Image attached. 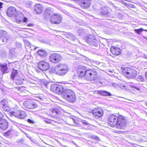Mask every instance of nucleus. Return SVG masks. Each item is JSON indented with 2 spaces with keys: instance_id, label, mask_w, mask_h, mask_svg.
<instances>
[{
  "instance_id": "obj_1",
  "label": "nucleus",
  "mask_w": 147,
  "mask_h": 147,
  "mask_svg": "<svg viewBox=\"0 0 147 147\" xmlns=\"http://www.w3.org/2000/svg\"><path fill=\"white\" fill-rule=\"evenodd\" d=\"M69 70L68 66L65 63H59L55 66L53 72L60 76H63Z\"/></svg>"
},
{
  "instance_id": "obj_2",
  "label": "nucleus",
  "mask_w": 147,
  "mask_h": 147,
  "mask_svg": "<svg viewBox=\"0 0 147 147\" xmlns=\"http://www.w3.org/2000/svg\"><path fill=\"white\" fill-rule=\"evenodd\" d=\"M62 97L67 102L71 103L74 102L76 99V96L74 92L68 89L64 90Z\"/></svg>"
},
{
  "instance_id": "obj_3",
  "label": "nucleus",
  "mask_w": 147,
  "mask_h": 147,
  "mask_svg": "<svg viewBox=\"0 0 147 147\" xmlns=\"http://www.w3.org/2000/svg\"><path fill=\"white\" fill-rule=\"evenodd\" d=\"M122 74L128 79H134L138 75L137 71L132 67H126L123 69Z\"/></svg>"
},
{
  "instance_id": "obj_4",
  "label": "nucleus",
  "mask_w": 147,
  "mask_h": 147,
  "mask_svg": "<svg viewBox=\"0 0 147 147\" xmlns=\"http://www.w3.org/2000/svg\"><path fill=\"white\" fill-rule=\"evenodd\" d=\"M127 121L125 118L121 115L118 116L116 126L117 128L123 129L126 126Z\"/></svg>"
},
{
  "instance_id": "obj_5",
  "label": "nucleus",
  "mask_w": 147,
  "mask_h": 147,
  "mask_svg": "<svg viewBox=\"0 0 147 147\" xmlns=\"http://www.w3.org/2000/svg\"><path fill=\"white\" fill-rule=\"evenodd\" d=\"M84 39L89 45L94 47H97L98 44V41L95 39V37L92 35H90L85 37Z\"/></svg>"
},
{
  "instance_id": "obj_6",
  "label": "nucleus",
  "mask_w": 147,
  "mask_h": 147,
  "mask_svg": "<svg viewBox=\"0 0 147 147\" xmlns=\"http://www.w3.org/2000/svg\"><path fill=\"white\" fill-rule=\"evenodd\" d=\"M23 104L25 108L29 109H34L38 107L37 104L32 100H26L24 102Z\"/></svg>"
},
{
  "instance_id": "obj_7",
  "label": "nucleus",
  "mask_w": 147,
  "mask_h": 147,
  "mask_svg": "<svg viewBox=\"0 0 147 147\" xmlns=\"http://www.w3.org/2000/svg\"><path fill=\"white\" fill-rule=\"evenodd\" d=\"M62 18L59 13H54L53 14L50 18L51 23L53 24H59L61 22Z\"/></svg>"
},
{
  "instance_id": "obj_8",
  "label": "nucleus",
  "mask_w": 147,
  "mask_h": 147,
  "mask_svg": "<svg viewBox=\"0 0 147 147\" xmlns=\"http://www.w3.org/2000/svg\"><path fill=\"white\" fill-rule=\"evenodd\" d=\"M118 119V116L117 117L114 115H111L108 117V122L111 127H114L116 126Z\"/></svg>"
},
{
  "instance_id": "obj_9",
  "label": "nucleus",
  "mask_w": 147,
  "mask_h": 147,
  "mask_svg": "<svg viewBox=\"0 0 147 147\" xmlns=\"http://www.w3.org/2000/svg\"><path fill=\"white\" fill-rule=\"evenodd\" d=\"M49 59L53 63H57L59 62L61 60V56L58 53H53L50 55Z\"/></svg>"
},
{
  "instance_id": "obj_10",
  "label": "nucleus",
  "mask_w": 147,
  "mask_h": 147,
  "mask_svg": "<svg viewBox=\"0 0 147 147\" xmlns=\"http://www.w3.org/2000/svg\"><path fill=\"white\" fill-rule=\"evenodd\" d=\"M51 91L56 92L58 94H62L64 90L62 86L57 84H54L51 86Z\"/></svg>"
},
{
  "instance_id": "obj_11",
  "label": "nucleus",
  "mask_w": 147,
  "mask_h": 147,
  "mask_svg": "<svg viewBox=\"0 0 147 147\" xmlns=\"http://www.w3.org/2000/svg\"><path fill=\"white\" fill-rule=\"evenodd\" d=\"M49 65L48 63L46 61H41L38 63V67L42 71H46L49 68Z\"/></svg>"
},
{
  "instance_id": "obj_12",
  "label": "nucleus",
  "mask_w": 147,
  "mask_h": 147,
  "mask_svg": "<svg viewBox=\"0 0 147 147\" xmlns=\"http://www.w3.org/2000/svg\"><path fill=\"white\" fill-rule=\"evenodd\" d=\"M78 3L81 7L84 9H87L90 5V0H79Z\"/></svg>"
},
{
  "instance_id": "obj_13",
  "label": "nucleus",
  "mask_w": 147,
  "mask_h": 147,
  "mask_svg": "<svg viewBox=\"0 0 147 147\" xmlns=\"http://www.w3.org/2000/svg\"><path fill=\"white\" fill-rule=\"evenodd\" d=\"M92 112L93 115L96 119L102 117L103 114V111L99 109H95L92 110Z\"/></svg>"
},
{
  "instance_id": "obj_14",
  "label": "nucleus",
  "mask_w": 147,
  "mask_h": 147,
  "mask_svg": "<svg viewBox=\"0 0 147 147\" xmlns=\"http://www.w3.org/2000/svg\"><path fill=\"white\" fill-rule=\"evenodd\" d=\"M16 22L18 24H20L22 22H28V19L26 17H24L22 13L16 16Z\"/></svg>"
},
{
  "instance_id": "obj_15",
  "label": "nucleus",
  "mask_w": 147,
  "mask_h": 147,
  "mask_svg": "<svg viewBox=\"0 0 147 147\" xmlns=\"http://www.w3.org/2000/svg\"><path fill=\"white\" fill-rule=\"evenodd\" d=\"M17 11L16 8L13 7H10L7 10V14L9 17L15 15L16 18Z\"/></svg>"
},
{
  "instance_id": "obj_16",
  "label": "nucleus",
  "mask_w": 147,
  "mask_h": 147,
  "mask_svg": "<svg viewBox=\"0 0 147 147\" xmlns=\"http://www.w3.org/2000/svg\"><path fill=\"white\" fill-rule=\"evenodd\" d=\"M53 10L51 8H47L45 10L44 17V19L46 20L48 19H49L51 15L53 14Z\"/></svg>"
},
{
  "instance_id": "obj_17",
  "label": "nucleus",
  "mask_w": 147,
  "mask_h": 147,
  "mask_svg": "<svg viewBox=\"0 0 147 147\" xmlns=\"http://www.w3.org/2000/svg\"><path fill=\"white\" fill-rule=\"evenodd\" d=\"M8 126V122L3 119L0 120V129L3 130H6Z\"/></svg>"
},
{
  "instance_id": "obj_18",
  "label": "nucleus",
  "mask_w": 147,
  "mask_h": 147,
  "mask_svg": "<svg viewBox=\"0 0 147 147\" xmlns=\"http://www.w3.org/2000/svg\"><path fill=\"white\" fill-rule=\"evenodd\" d=\"M4 34H2L1 36H0V44H4L7 42V40L9 38L8 36L7 35V33L6 32L4 31Z\"/></svg>"
},
{
  "instance_id": "obj_19",
  "label": "nucleus",
  "mask_w": 147,
  "mask_h": 147,
  "mask_svg": "<svg viewBox=\"0 0 147 147\" xmlns=\"http://www.w3.org/2000/svg\"><path fill=\"white\" fill-rule=\"evenodd\" d=\"M8 101L6 99H3L0 102V105L3 109L5 111H9V108L8 106Z\"/></svg>"
},
{
  "instance_id": "obj_20",
  "label": "nucleus",
  "mask_w": 147,
  "mask_h": 147,
  "mask_svg": "<svg viewBox=\"0 0 147 147\" xmlns=\"http://www.w3.org/2000/svg\"><path fill=\"white\" fill-rule=\"evenodd\" d=\"M13 115L15 117L20 119H23L26 117V113L23 111H19L13 113Z\"/></svg>"
},
{
  "instance_id": "obj_21",
  "label": "nucleus",
  "mask_w": 147,
  "mask_h": 147,
  "mask_svg": "<svg viewBox=\"0 0 147 147\" xmlns=\"http://www.w3.org/2000/svg\"><path fill=\"white\" fill-rule=\"evenodd\" d=\"M34 12L38 14L40 13L43 10V7L41 5L39 4H36L34 7Z\"/></svg>"
},
{
  "instance_id": "obj_22",
  "label": "nucleus",
  "mask_w": 147,
  "mask_h": 147,
  "mask_svg": "<svg viewBox=\"0 0 147 147\" xmlns=\"http://www.w3.org/2000/svg\"><path fill=\"white\" fill-rule=\"evenodd\" d=\"M110 51L113 54L116 55H119L121 53V51L120 49L114 47H111Z\"/></svg>"
},
{
  "instance_id": "obj_23",
  "label": "nucleus",
  "mask_w": 147,
  "mask_h": 147,
  "mask_svg": "<svg viewBox=\"0 0 147 147\" xmlns=\"http://www.w3.org/2000/svg\"><path fill=\"white\" fill-rule=\"evenodd\" d=\"M19 76L18 71L17 70L13 69L11 75L10 79L11 80H14L15 78H17V77Z\"/></svg>"
},
{
  "instance_id": "obj_24",
  "label": "nucleus",
  "mask_w": 147,
  "mask_h": 147,
  "mask_svg": "<svg viewBox=\"0 0 147 147\" xmlns=\"http://www.w3.org/2000/svg\"><path fill=\"white\" fill-rule=\"evenodd\" d=\"M92 74L90 76L89 78L87 80L92 81L96 79L98 76V73L97 71L95 70L94 72H92Z\"/></svg>"
},
{
  "instance_id": "obj_25",
  "label": "nucleus",
  "mask_w": 147,
  "mask_h": 147,
  "mask_svg": "<svg viewBox=\"0 0 147 147\" xmlns=\"http://www.w3.org/2000/svg\"><path fill=\"white\" fill-rule=\"evenodd\" d=\"M95 70L92 69H88L87 71L86 72L85 77V79L87 80L90 77V76L92 74V72H94Z\"/></svg>"
},
{
  "instance_id": "obj_26",
  "label": "nucleus",
  "mask_w": 147,
  "mask_h": 147,
  "mask_svg": "<svg viewBox=\"0 0 147 147\" xmlns=\"http://www.w3.org/2000/svg\"><path fill=\"white\" fill-rule=\"evenodd\" d=\"M98 93L104 96H111L112 95L110 92L106 91L99 90Z\"/></svg>"
},
{
  "instance_id": "obj_27",
  "label": "nucleus",
  "mask_w": 147,
  "mask_h": 147,
  "mask_svg": "<svg viewBox=\"0 0 147 147\" xmlns=\"http://www.w3.org/2000/svg\"><path fill=\"white\" fill-rule=\"evenodd\" d=\"M37 53L41 57H44L47 55V52L44 50L41 49L37 52Z\"/></svg>"
},
{
  "instance_id": "obj_28",
  "label": "nucleus",
  "mask_w": 147,
  "mask_h": 147,
  "mask_svg": "<svg viewBox=\"0 0 147 147\" xmlns=\"http://www.w3.org/2000/svg\"><path fill=\"white\" fill-rule=\"evenodd\" d=\"M0 67L1 70L3 73H6L7 72V67L6 64L3 65L0 64Z\"/></svg>"
},
{
  "instance_id": "obj_29",
  "label": "nucleus",
  "mask_w": 147,
  "mask_h": 147,
  "mask_svg": "<svg viewBox=\"0 0 147 147\" xmlns=\"http://www.w3.org/2000/svg\"><path fill=\"white\" fill-rule=\"evenodd\" d=\"M77 72L79 77L81 78L84 77V78H85L86 72H84L82 71L77 69Z\"/></svg>"
},
{
  "instance_id": "obj_30",
  "label": "nucleus",
  "mask_w": 147,
  "mask_h": 147,
  "mask_svg": "<svg viewBox=\"0 0 147 147\" xmlns=\"http://www.w3.org/2000/svg\"><path fill=\"white\" fill-rule=\"evenodd\" d=\"M17 78H15V82L17 84H21L23 82L24 80L19 76L17 77Z\"/></svg>"
},
{
  "instance_id": "obj_31",
  "label": "nucleus",
  "mask_w": 147,
  "mask_h": 147,
  "mask_svg": "<svg viewBox=\"0 0 147 147\" xmlns=\"http://www.w3.org/2000/svg\"><path fill=\"white\" fill-rule=\"evenodd\" d=\"M77 70L80 71H82L83 72H85L87 71L88 69L86 67L83 66L79 65L77 67Z\"/></svg>"
},
{
  "instance_id": "obj_32",
  "label": "nucleus",
  "mask_w": 147,
  "mask_h": 147,
  "mask_svg": "<svg viewBox=\"0 0 147 147\" xmlns=\"http://www.w3.org/2000/svg\"><path fill=\"white\" fill-rule=\"evenodd\" d=\"M101 11V13L104 15L108 16L110 15L109 12L107 11L106 8L104 7L103 9H102Z\"/></svg>"
},
{
  "instance_id": "obj_33",
  "label": "nucleus",
  "mask_w": 147,
  "mask_h": 147,
  "mask_svg": "<svg viewBox=\"0 0 147 147\" xmlns=\"http://www.w3.org/2000/svg\"><path fill=\"white\" fill-rule=\"evenodd\" d=\"M118 1L126 6L132 7L133 5L129 3L124 2L123 0H118Z\"/></svg>"
},
{
  "instance_id": "obj_34",
  "label": "nucleus",
  "mask_w": 147,
  "mask_h": 147,
  "mask_svg": "<svg viewBox=\"0 0 147 147\" xmlns=\"http://www.w3.org/2000/svg\"><path fill=\"white\" fill-rule=\"evenodd\" d=\"M33 5V2L31 1H28L25 4V5L28 7H30Z\"/></svg>"
},
{
  "instance_id": "obj_35",
  "label": "nucleus",
  "mask_w": 147,
  "mask_h": 147,
  "mask_svg": "<svg viewBox=\"0 0 147 147\" xmlns=\"http://www.w3.org/2000/svg\"><path fill=\"white\" fill-rule=\"evenodd\" d=\"M7 55V52L4 50H1L0 51V55L1 56L5 57Z\"/></svg>"
},
{
  "instance_id": "obj_36",
  "label": "nucleus",
  "mask_w": 147,
  "mask_h": 147,
  "mask_svg": "<svg viewBox=\"0 0 147 147\" xmlns=\"http://www.w3.org/2000/svg\"><path fill=\"white\" fill-rule=\"evenodd\" d=\"M143 30H144L142 28L134 30L135 32L138 34H140Z\"/></svg>"
},
{
  "instance_id": "obj_37",
  "label": "nucleus",
  "mask_w": 147,
  "mask_h": 147,
  "mask_svg": "<svg viewBox=\"0 0 147 147\" xmlns=\"http://www.w3.org/2000/svg\"><path fill=\"white\" fill-rule=\"evenodd\" d=\"M52 112L54 114H58L59 113V111L57 109H54L52 110Z\"/></svg>"
},
{
  "instance_id": "obj_38",
  "label": "nucleus",
  "mask_w": 147,
  "mask_h": 147,
  "mask_svg": "<svg viewBox=\"0 0 147 147\" xmlns=\"http://www.w3.org/2000/svg\"><path fill=\"white\" fill-rule=\"evenodd\" d=\"M12 130L11 129H10L6 132L5 134V136H8L10 135L11 133Z\"/></svg>"
},
{
  "instance_id": "obj_39",
  "label": "nucleus",
  "mask_w": 147,
  "mask_h": 147,
  "mask_svg": "<svg viewBox=\"0 0 147 147\" xmlns=\"http://www.w3.org/2000/svg\"><path fill=\"white\" fill-rule=\"evenodd\" d=\"M44 121L47 123H51V120L47 118H45L44 119Z\"/></svg>"
},
{
  "instance_id": "obj_40",
  "label": "nucleus",
  "mask_w": 147,
  "mask_h": 147,
  "mask_svg": "<svg viewBox=\"0 0 147 147\" xmlns=\"http://www.w3.org/2000/svg\"><path fill=\"white\" fill-rule=\"evenodd\" d=\"M138 78L139 80L141 82H143L144 80V77L141 75H140L138 76Z\"/></svg>"
},
{
  "instance_id": "obj_41",
  "label": "nucleus",
  "mask_w": 147,
  "mask_h": 147,
  "mask_svg": "<svg viewBox=\"0 0 147 147\" xmlns=\"http://www.w3.org/2000/svg\"><path fill=\"white\" fill-rule=\"evenodd\" d=\"M91 138L95 139L96 140H98L99 139V138L96 136L94 135L91 136L90 137Z\"/></svg>"
},
{
  "instance_id": "obj_42",
  "label": "nucleus",
  "mask_w": 147,
  "mask_h": 147,
  "mask_svg": "<svg viewBox=\"0 0 147 147\" xmlns=\"http://www.w3.org/2000/svg\"><path fill=\"white\" fill-rule=\"evenodd\" d=\"M27 121L28 122L30 123H34V122L33 120L28 119L27 120Z\"/></svg>"
},
{
  "instance_id": "obj_43",
  "label": "nucleus",
  "mask_w": 147,
  "mask_h": 147,
  "mask_svg": "<svg viewBox=\"0 0 147 147\" xmlns=\"http://www.w3.org/2000/svg\"><path fill=\"white\" fill-rule=\"evenodd\" d=\"M15 50V48H12L10 51V52L12 54H13L14 53V50Z\"/></svg>"
},
{
  "instance_id": "obj_44",
  "label": "nucleus",
  "mask_w": 147,
  "mask_h": 147,
  "mask_svg": "<svg viewBox=\"0 0 147 147\" xmlns=\"http://www.w3.org/2000/svg\"><path fill=\"white\" fill-rule=\"evenodd\" d=\"M69 36L70 37H71V38H72L73 39H74V38H75L73 34L69 33Z\"/></svg>"
},
{
  "instance_id": "obj_45",
  "label": "nucleus",
  "mask_w": 147,
  "mask_h": 147,
  "mask_svg": "<svg viewBox=\"0 0 147 147\" xmlns=\"http://www.w3.org/2000/svg\"><path fill=\"white\" fill-rule=\"evenodd\" d=\"M3 117L4 116L3 114L1 112H0V120H1V119H3Z\"/></svg>"
},
{
  "instance_id": "obj_46",
  "label": "nucleus",
  "mask_w": 147,
  "mask_h": 147,
  "mask_svg": "<svg viewBox=\"0 0 147 147\" xmlns=\"http://www.w3.org/2000/svg\"><path fill=\"white\" fill-rule=\"evenodd\" d=\"M82 124H85L86 125H88L89 124L87 121H82Z\"/></svg>"
},
{
  "instance_id": "obj_47",
  "label": "nucleus",
  "mask_w": 147,
  "mask_h": 147,
  "mask_svg": "<svg viewBox=\"0 0 147 147\" xmlns=\"http://www.w3.org/2000/svg\"><path fill=\"white\" fill-rule=\"evenodd\" d=\"M49 84H50V83H49V82H45L44 84H45V87L47 88H48L49 87L48 85H49Z\"/></svg>"
},
{
  "instance_id": "obj_48",
  "label": "nucleus",
  "mask_w": 147,
  "mask_h": 147,
  "mask_svg": "<svg viewBox=\"0 0 147 147\" xmlns=\"http://www.w3.org/2000/svg\"><path fill=\"white\" fill-rule=\"evenodd\" d=\"M128 85L132 88H133L134 86V85L132 84V83L131 82H129L128 83Z\"/></svg>"
},
{
  "instance_id": "obj_49",
  "label": "nucleus",
  "mask_w": 147,
  "mask_h": 147,
  "mask_svg": "<svg viewBox=\"0 0 147 147\" xmlns=\"http://www.w3.org/2000/svg\"><path fill=\"white\" fill-rule=\"evenodd\" d=\"M133 88H135V89H136V90H138V91H139L140 90V89L139 88H138L137 86H134V85Z\"/></svg>"
},
{
  "instance_id": "obj_50",
  "label": "nucleus",
  "mask_w": 147,
  "mask_h": 147,
  "mask_svg": "<svg viewBox=\"0 0 147 147\" xmlns=\"http://www.w3.org/2000/svg\"><path fill=\"white\" fill-rule=\"evenodd\" d=\"M4 31L3 30H0V36H1V35L2 34H2H4V32L3 33V32Z\"/></svg>"
},
{
  "instance_id": "obj_51",
  "label": "nucleus",
  "mask_w": 147,
  "mask_h": 147,
  "mask_svg": "<svg viewBox=\"0 0 147 147\" xmlns=\"http://www.w3.org/2000/svg\"><path fill=\"white\" fill-rule=\"evenodd\" d=\"M92 61L94 64H95H95H99L98 63V61Z\"/></svg>"
},
{
  "instance_id": "obj_52",
  "label": "nucleus",
  "mask_w": 147,
  "mask_h": 147,
  "mask_svg": "<svg viewBox=\"0 0 147 147\" xmlns=\"http://www.w3.org/2000/svg\"><path fill=\"white\" fill-rule=\"evenodd\" d=\"M3 3L2 2H0V11L1 10V9L2 8V5Z\"/></svg>"
},
{
  "instance_id": "obj_53",
  "label": "nucleus",
  "mask_w": 147,
  "mask_h": 147,
  "mask_svg": "<svg viewBox=\"0 0 147 147\" xmlns=\"http://www.w3.org/2000/svg\"><path fill=\"white\" fill-rule=\"evenodd\" d=\"M33 24H27V26H33Z\"/></svg>"
},
{
  "instance_id": "obj_54",
  "label": "nucleus",
  "mask_w": 147,
  "mask_h": 147,
  "mask_svg": "<svg viewBox=\"0 0 147 147\" xmlns=\"http://www.w3.org/2000/svg\"><path fill=\"white\" fill-rule=\"evenodd\" d=\"M145 76L146 79L147 80V71L145 73Z\"/></svg>"
},
{
  "instance_id": "obj_55",
  "label": "nucleus",
  "mask_w": 147,
  "mask_h": 147,
  "mask_svg": "<svg viewBox=\"0 0 147 147\" xmlns=\"http://www.w3.org/2000/svg\"><path fill=\"white\" fill-rule=\"evenodd\" d=\"M39 99V100H40V101H42L43 100V98H41V97H40L38 98Z\"/></svg>"
},
{
  "instance_id": "obj_56",
  "label": "nucleus",
  "mask_w": 147,
  "mask_h": 147,
  "mask_svg": "<svg viewBox=\"0 0 147 147\" xmlns=\"http://www.w3.org/2000/svg\"><path fill=\"white\" fill-rule=\"evenodd\" d=\"M28 46H29L30 45V43L29 42L28 43Z\"/></svg>"
},
{
  "instance_id": "obj_57",
  "label": "nucleus",
  "mask_w": 147,
  "mask_h": 147,
  "mask_svg": "<svg viewBox=\"0 0 147 147\" xmlns=\"http://www.w3.org/2000/svg\"><path fill=\"white\" fill-rule=\"evenodd\" d=\"M73 1H79V0H73Z\"/></svg>"
},
{
  "instance_id": "obj_58",
  "label": "nucleus",
  "mask_w": 147,
  "mask_h": 147,
  "mask_svg": "<svg viewBox=\"0 0 147 147\" xmlns=\"http://www.w3.org/2000/svg\"><path fill=\"white\" fill-rule=\"evenodd\" d=\"M85 129H88V128H84Z\"/></svg>"
},
{
  "instance_id": "obj_59",
  "label": "nucleus",
  "mask_w": 147,
  "mask_h": 147,
  "mask_svg": "<svg viewBox=\"0 0 147 147\" xmlns=\"http://www.w3.org/2000/svg\"><path fill=\"white\" fill-rule=\"evenodd\" d=\"M73 120V121H74V122H75L74 120V119Z\"/></svg>"
},
{
  "instance_id": "obj_60",
  "label": "nucleus",
  "mask_w": 147,
  "mask_h": 147,
  "mask_svg": "<svg viewBox=\"0 0 147 147\" xmlns=\"http://www.w3.org/2000/svg\"><path fill=\"white\" fill-rule=\"evenodd\" d=\"M126 1H127V0H125Z\"/></svg>"
}]
</instances>
